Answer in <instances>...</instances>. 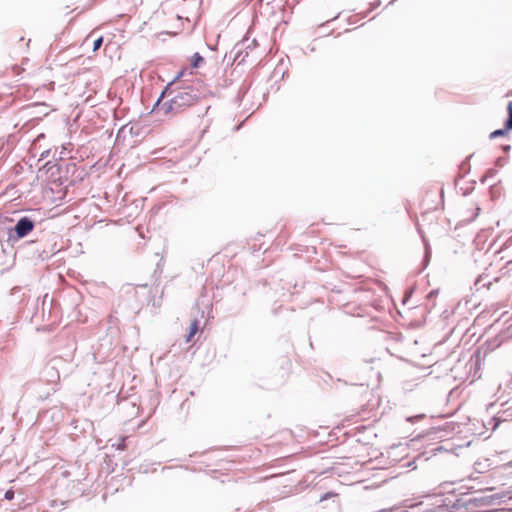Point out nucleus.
I'll return each instance as SVG.
<instances>
[{"mask_svg":"<svg viewBox=\"0 0 512 512\" xmlns=\"http://www.w3.org/2000/svg\"><path fill=\"white\" fill-rule=\"evenodd\" d=\"M14 498V491L12 489L7 490L5 493V499L12 500Z\"/></svg>","mask_w":512,"mask_h":512,"instance_id":"obj_9","label":"nucleus"},{"mask_svg":"<svg viewBox=\"0 0 512 512\" xmlns=\"http://www.w3.org/2000/svg\"><path fill=\"white\" fill-rule=\"evenodd\" d=\"M201 62H203V57L200 56L198 53H196L193 56V60H192L193 67H198Z\"/></svg>","mask_w":512,"mask_h":512,"instance_id":"obj_5","label":"nucleus"},{"mask_svg":"<svg viewBox=\"0 0 512 512\" xmlns=\"http://www.w3.org/2000/svg\"><path fill=\"white\" fill-rule=\"evenodd\" d=\"M33 228L34 223L30 219L24 217L17 222L15 226V232L19 238H22L30 233Z\"/></svg>","mask_w":512,"mask_h":512,"instance_id":"obj_2","label":"nucleus"},{"mask_svg":"<svg viewBox=\"0 0 512 512\" xmlns=\"http://www.w3.org/2000/svg\"><path fill=\"white\" fill-rule=\"evenodd\" d=\"M507 134V129H499V130H495L493 131L491 134H490V137L491 138H495L497 136H504Z\"/></svg>","mask_w":512,"mask_h":512,"instance_id":"obj_6","label":"nucleus"},{"mask_svg":"<svg viewBox=\"0 0 512 512\" xmlns=\"http://www.w3.org/2000/svg\"><path fill=\"white\" fill-rule=\"evenodd\" d=\"M198 331H199V320L194 319L190 323L189 331H188V334L186 337V342L187 343L190 342L192 340V338L197 334Z\"/></svg>","mask_w":512,"mask_h":512,"instance_id":"obj_3","label":"nucleus"},{"mask_svg":"<svg viewBox=\"0 0 512 512\" xmlns=\"http://www.w3.org/2000/svg\"><path fill=\"white\" fill-rule=\"evenodd\" d=\"M102 43H103V37H102V36H100V37H98V38L93 42V51H94V52H95V51H97V50L101 47Z\"/></svg>","mask_w":512,"mask_h":512,"instance_id":"obj_7","label":"nucleus"},{"mask_svg":"<svg viewBox=\"0 0 512 512\" xmlns=\"http://www.w3.org/2000/svg\"><path fill=\"white\" fill-rule=\"evenodd\" d=\"M508 110V119L505 122V128L507 130H512V101H510L507 105Z\"/></svg>","mask_w":512,"mask_h":512,"instance_id":"obj_4","label":"nucleus"},{"mask_svg":"<svg viewBox=\"0 0 512 512\" xmlns=\"http://www.w3.org/2000/svg\"><path fill=\"white\" fill-rule=\"evenodd\" d=\"M338 497V494L336 493H333V492H328L326 493L325 495H323L321 498H320V501H324V500H327L329 498H337Z\"/></svg>","mask_w":512,"mask_h":512,"instance_id":"obj_8","label":"nucleus"},{"mask_svg":"<svg viewBox=\"0 0 512 512\" xmlns=\"http://www.w3.org/2000/svg\"><path fill=\"white\" fill-rule=\"evenodd\" d=\"M163 97L164 93L161 95V98L158 99L156 107L165 115L176 114L198 101V97L188 90L179 91L168 101L163 102Z\"/></svg>","mask_w":512,"mask_h":512,"instance_id":"obj_1","label":"nucleus"}]
</instances>
